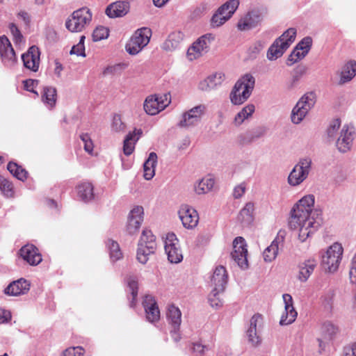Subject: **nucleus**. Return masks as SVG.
<instances>
[{"instance_id": "nucleus-1", "label": "nucleus", "mask_w": 356, "mask_h": 356, "mask_svg": "<svg viewBox=\"0 0 356 356\" xmlns=\"http://www.w3.org/2000/svg\"><path fill=\"white\" fill-rule=\"evenodd\" d=\"M315 198L307 195L301 198L292 208L289 226L291 229H298V238L305 242L314 234L322 223V211L313 209Z\"/></svg>"}, {"instance_id": "nucleus-2", "label": "nucleus", "mask_w": 356, "mask_h": 356, "mask_svg": "<svg viewBox=\"0 0 356 356\" xmlns=\"http://www.w3.org/2000/svg\"><path fill=\"white\" fill-rule=\"evenodd\" d=\"M255 78L250 73L242 75L235 83L229 94L230 102L234 105H241L251 96L255 86Z\"/></svg>"}, {"instance_id": "nucleus-3", "label": "nucleus", "mask_w": 356, "mask_h": 356, "mask_svg": "<svg viewBox=\"0 0 356 356\" xmlns=\"http://www.w3.org/2000/svg\"><path fill=\"white\" fill-rule=\"evenodd\" d=\"M312 169V160L309 156L300 158L290 172L287 182L291 186H298L306 180Z\"/></svg>"}, {"instance_id": "nucleus-4", "label": "nucleus", "mask_w": 356, "mask_h": 356, "mask_svg": "<svg viewBox=\"0 0 356 356\" xmlns=\"http://www.w3.org/2000/svg\"><path fill=\"white\" fill-rule=\"evenodd\" d=\"M92 13L87 7L74 10L65 22L66 29L72 33L81 32L92 21Z\"/></svg>"}, {"instance_id": "nucleus-5", "label": "nucleus", "mask_w": 356, "mask_h": 356, "mask_svg": "<svg viewBox=\"0 0 356 356\" xmlns=\"http://www.w3.org/2000/svg\"><path fill=\"white\" fill-rule=\"evenodd\" d=\"M138 246L137 259L145 264L149 259V255L153 254L156 248V237L151 230L143 229Z\"/></svg>"}, {"instance_id": "nucleus-6", "label": "nucleus", "mask_w": 356, "mask_h": 356, "mask_svg": "<svg viewBox=\"0 0 356 356\" xmlns=\"http://www.w3.org/2000/svg\"><path fill=\"white\" fill-rule=\"evenodd\" d=\"M316 103V95L313 92L305 94L297 102L291 111V119L293 123L298 124L302 122L309 111Z\"/></svg>"}, {"instance_id": "nucleus-7", "label": "nucleus", "mask_w": 356, "mask_h": 356, "mask_svg": "<svg viewBox=\"0 0 356 356\" xmlns=\"http://www.w3.org/2000/svg\"><path fill=\"white\" fill-rule=\"evenodd\" d=\"M343 254V248L341 244L334 243L330 246L322 256L321 266L329 273L335 272L341 263Z\"/></svg>"}, {"instance_id": "nucleus-8", "label": "nucleus", "mask_w": 356, "mask_h": 356, "mask_svg": "<svg viewBox=\"0 0 356 356\" xmlns=\"http://www.w3.org/2000/svg\"><path fill=\"white\" fill-rule=\"evenodd\" d=\"M151 35L152 31L149 28L137 29L126 44V51L131 55L138 54L149 42Z\"/></svg>"}, {"instance_id": "nucleus-9", "label": "nucleus", "mask_w": 356, "mask_h": 356, "mask_svg": "<svg viewBox=\"0 0 356 356\" xmlns=\"http://www.w3.org/2000/svg\"><path fill=\"white\" fill-rule=\"evenodd\" d=\"M166 320L170 327V334L176 343L181 339L180 326L181 323V312L179 307L174 305L168 307L166 311Z\"/></svg>"}, {"instance_id": "nucleus-10", "label": "nucleus", "mask_w": 356, "mask_h": 356, "mask_svg": "<svg viewBox=\"0 0 356 356\" xmlns=\"http://www.w3.org/2000/svg\"><path fill=\"white\" fill-rule=\"evenodd\" d=\"M248 249L245 239L241 236H237L233 241V251L231 257L234 261L243 270L248 267Z\"/></svg>"}, {"instance_id": "nucleus-11", "label": "nucleus", "mask_w": 356, "mask_h": 356, "mask_svg": "<svg viewBox=\"0 0 356 356\" xmlns=\"http://www.w3.org/2000/svg\"><path fill=\"white\" fill-rule=\"evenodd\" d=\"M206 111V106L200 104L182 114L181 120L177 124L180 128H190L196 126L201 120Z\"/></svg>"}, {"instance_id": "nucleus-12", "label": "nucleus", "mask_w": 356, "mask_h": 356, "mask_svg": "<svg viewBox=\"0 0 356 356\" xmlns=\"http://www.w3.org/2000/svg\"><path fill=\"white\" fill-rule=\"evenodd\" d=\"M214 36L211 33H207L200 37L194 42L187 51V56L190 60H195L201 56L203 53L208 51Z\"/></svg>"}, {"instance_id": "nucleus-13", "label": "nucleus", "mask_w": 356, "mask_h": 356, "mask_svg": "<svg viewBox=\"0 0 356 356\" xmlns=\"http://www.w3.org/2000/svg\"><path fill=\"white\" fill-rule=\"evenodd\" d=\"M263 19V11L259 9H254L249 11L240 19L237 24V28L242 31H249L260 25Z\"/></svg>"}, {"instance_id": "nucleus-14", "label": "nucleus", "mask_w": 356, "mask_h": 356, "mask_svg": "<svg viewBox=\"0 0 356 356\" xmlns=\"http://www.w3.org/2000/svg\"><path fill=\"white\" fill-rule=\"evenodd\" d=\"M355 135L354 127L344 124L336 142L338 150L341 153H346L350 150Z\"/></svg>"}, {"instance_id": "nucleus-15", "label": "nucleus", "mask_w": 356, "mask_h": 356, "mask_svg": "<svg viewBox=\"0 0 356 356\" xmlns=\"http://www.w3.org/2000/svg\"><path fill=\"white\" fill-rule=\"evenodd\" d=\"M0 56L3 65L13 67L17 62V57L12 44L6 35L0 36Z\"/></svg>"}, {"instance_id": "nucleus-16", "label": "nucleus", "mask_w": 356, "mask_h": 356, "mask_svg": "<svg viewBox=\"0 0 356 356\" xmlns=\"http://www.w3.org/2000/svg\"><path fill=\"white\" fill-rule=\"evenodd\" d=\"M144 209L141 206H135L129 212L127 220V231L129 234L136 233L143 221Z\"/></svg>"}, {"instance_id": "nucleus-17", "label": "nucleus", "mask_w": 356, "mask_h": 356, "mask_svg": "<svg viewBox=\"0 0 356 356\" xmlns=\"http://www.w3.org/2000/svg\"><path fill=\"white\" fill-rule=\"evenodd\" d=\"M20 257L31 266H37L42 261L38 248L33 244L27 243L19 250Z\"/></svg>"}, {"instance_id": "nucleus-18", "label": "nucleus", "mask_w": 356, "mask_h": 356, "mask_svg": "<svg viewBox=\"0 0 356 356\" xmlns=\"http://www.w3.org/2000/svg\"><path fill=\"white\" fill-rule=\"evenodd\" d=\"M282 298L284 303V312L281 316L280 324L281 325H287L295 321L298 313L293 307V298L290 294H283Z\"/></svg>"}, {"instance_id": "nucleus-19", "label": "nucleus", "mask_w": 356, "mask_h": 356, "mask_svg": "<svg viewBox=\"0 0 356 356\" xmlns=\"http://www.w3.org/2000/svg\"><path fill=\"white\" fill-rule=\"evenodd\" d=\"M40 51L36 46L29 47L28 51L22 54V60L24 67L33 72H37L40 63Z\"/></svg>"}, {"instance_id": "nucleus-20", "label": "nucleus", "mask_w": 356, "mask_h": 356, "mask_svg": "<svg viewBox=\"0 0 356 356\" xmlns=\"http://www.w3.org/2000/svg\"><path fill=\"white\" fill-rule=\"evenodd\" d=\"M31 284L24 278H19L10 282L3 290V293L9 296L24 295L30 290Z\"/></svg>"}, {"instance_id": "nucleus-21", "label": "nucleus", "mask_w": 356, "mask_h": 356, "mask_svg": "<svg viewBox=\"0 0 356 356\" xmlns=\"http://www.w3.org/2000/svg\"><path fill=\"white\" fill-rule=\"evenodd\" d=\"M143 306L145 311L147 320L154 323L160 319V311L156 301L152 295H145L143 300Z\"/></svg>"}, {"instance_id": "nucleus-22", "label": "nucleus", "mask_w": 356, "mask_h": 356, "mask_svg": "<svg viewBox=\"0 0 356 356\" xmlns=\"http://www.w3.org/2000/svg\"><path fill=\"white\" fill-rule=\"evenodd\" d=\"M179 216L183 226L186 229H193L197 226L199 216L194 209L185 205L179 211Z\"/></svg>"}, {"instance_id": "nucleus-23", "label": "nucleus", "mask_w": 356, "mask_h": 356, "mask_svg": "<svg viewBox=\"0 0 356 356\" xmlns=\"http://www.w3.org/2000/svg\"><path fill=\"white\" fill-rule=\"evenodd\" d=\"M228 280V275L225 268L222 266H217L210 279V286L212 289L224 291Z\"/></svg>"}, {"instance_id": "nucleus-24", "label": "nucleus", "mask_w": 356, "mask_h": 356, "mask_svg": "<svg viewBox=\"0 0 356 356\" xmlns=\"http://www.w3.org/2000/svg\"><path fill=\"white\" fill-rule=\"evenodd\" d=\"M130 8L129 3L127 1H117L109 4L105 10L109 18L122 17L126 15Z\"/></svg>"}, {"instance_id": "nucleus-25", "label": "nucleus", "mask_w": 356, "mask_h": 356, "mask_svg": "<svg viewBox=\"0 0 356 356\" xmlns=\"http://www.w3.org/2000/svg\"><path fill=\"white\" fill-rule=\"evenodd\" d=\"M127 283V292L129 301V307L134 308L136 305V300L138 293V277L134 275H129L125 278Z\"/></svg>"}, {"instance_id": "nucleus-26", "label": "nucleus", "mask_w": 356, "mask_h": 356, "mask_svg": "<svg viewBox=\"0 0 356 356\" xmlns=\"http://www.w3.org/2000/svg\"><path fill=\"white\" fill-rule=\"evenodd\" d=\"M266 132V128L264 127H258L238 137L239 143L241 145H248L254 142L256 140L264 136Z\"/></svg>"}, {"instance_id": "nucleus-27", "label": "nucleus", "mask_w": 356, "mask_h": 356, "mask_svg": "<svg viewBox=\"0 0 356 356\" xmlns=\"http://www.w3.org/2000/svg\"><path fill=\"white\" fill-rule=\"evenodd\" d=\"M225 74L222 72H217L208 76L199 83L198 88L202 91H209L216 88L221 85L224 80Z\"/></svg>"}, {"instance_id": "nucleus-28", "label": "nucleus", "mask_w": 356, "mask_h": 356, "mask_svg": "<svg viewBox=\"0 0 356 356\" xmlns=\"http://www.w3.org/2000/svg\"><path fill=\"white\" fill-rule=\"evenodd\" d=\"M142 134L143 131L140 129H135L133 132H129L127 134L123 144V152L126 156H129L133 153L135 149V144Z\"/></svg>"}, {"instance_id": "nucleus-29", "label": "nucleus", "mask_w": 356, "mask_h": 356, "mask_svg": "<svg viewBox=\"0 0 356 356\" xmlns=\"http://www.w3.org/2000/svg\"><path fill=\"white\" fill-rule=\"evenodd\" d=\"M42 102L49 109L55 107L57 100V90L52 86H45L41 93Z\"/></svg>"}, {"instance_id": "nucleus-30", "label": "nucleus", "mask_w": 356, "mask_h": 356, "mask_svg": "<svg viewBox=\"0 0 356 356\" xmlns=\"http://www.w3.org/2000/svg\"><path fill=\"white\" fill-rule=\"evenodd\" d=\"M288 49L286 42H281L277 38L270 46L267 51V58L269 60H275L281 57Z\"/></svg>"}, {"instance_id": "nucleus-31", "label": "nucleus", "mask_w": 356, "mask_h": 356, "mask_svg": "<svg viewBox=\"0 0 356 356\" xmlns=\"http://www.w3.org/2000/svg\"><path fill=\"white\" fill-rule=\"evenodd\" d=\"M94 188L90 182H83L76 186L78 197L87 203L94 199Z\"/></svg>"}, {"instance_id": "nucleus-32", "label": "nucleus", "mask_w": 356, "mask_h": 356, "mask_svg": "<svg viewBox=\"0 0 356 356\" xmlns=\"http://www.w3.org/2000/svg\"><path fill=\"white\" fill-rule=\"evenodd\" d=\"M184 36V33L179 31L172 32L163 43L162 48L166 51L175 50L182 42Z\"/></svg>"}, {"instance_id": "nucleus-33", "label": "nucleus", "mask_w": 356, "mask_h": 356, "mask_svg": "<svg viewBox=\"0 0 356 356\" xmlns=\"http://www.w3.org/2000/svg\"><path fill=\"white\" fill-rule=\"evenodd\" d=\"M157 163V155L155 152H150L147 159L143 163L144 178L151 180L155 175V168Z\"/></svg>"}, {"instance_id": "nucleus-34", "label": "nucleus", "mask_w": 356, "mask_h": 356, "mask_svg": "<svg viewBox=\"0 0 356 356\" xmlns=\"http://www.w3.org/2000/svg\"><path fill=\"white\" fill-rule=\"evenodd\" d=\"M339 328L334 323L330 321H325L321 326V337L322 339H318L321 343L322 340L325 341H330L333 340L338 333Z\"/></svg>"}, {"instance_id": "nucleus-35", "label": "nucleus", "mask_w": 356, "mask_h": 356, "mask_svg": "<svg viewBox=\"0 0 356 356\" xmlns=\"http://www.w3.org/2000/svg\"><path fill=\"white\" fill-rule=\"evenodd\" d=\"M316 264V261L312 258L302 262L300 265L299 280L301 282H306L313 273Z\"/></svg>"}, {"instance_id": "nucleus-36", "label": "nucleus", "mask_w": 356, "mask_h": 356, "mask_svg": "<svg viewBox=\"0 0 356 356\" xmlns=\"http://www.w3.org/2000/svg\"><path fill=\"white\" fill-rule=\"evenodd\" d=\"M356 75V61L348 62L342 68L340 76V83H345L351 81Z\"/></svg>"}, {"instance_id": "nucleus-37", "label": "nucleus", "mask_w": 356, "mask_h": 356, "mask_svg": "<svg viewBox=\"0 0 356 356\" xmlns=\"http://www.w3.org/2000/svg\"><path fill=\"white\" fill-rule=\"evenodd\" d=\"M7 169L13 177L22 181L27 179L28 172L15 162L10 161L7 165Z\"/></svg>"}, {"instance_id": "nucleus-38", "label": "nucleus", "mask_w": 356, "mask_h": 356, "mask_svg": "<svg viewBox=\"0 0 356 356\" xmlns=\"http://www.w3.org/2000/svg\"><path fill=\"white\" fill-rule=\"evenodd\" d=\"M254 204L248 202L240 211L238 218L244 225H249L253 221Z\"/></svg>"}, {"instance_id": "nucleus-39", "label": "nucleus", "mask_w": 356, "mask_h": 356, "mask_svg": "<svg viewBox=\"0 0 356 356\" xmlns=\"http://www.w3.org/2000/svg\"><path fill=\"white\" fill-rule=\"evenodd\" d=\"M143 107L146 113L150 115H154L162 111L160 109L157 99L154 98L153 95L148 96L145 99Z\"/></svg>"}, {"instance_id": "nucleus-40", "label": "nucleus", "mask_w": 356, "mask_h": 356, "mask_svg": "<svg viewBox=\"0 0 356 356\" xmlns=\"http://www.w3.org/2000/svg\"><path fill=\"white\" fill-rule=\"evenodd\" d=\"M213 179L209 177L202 178L195 185V191L198 195L205 194L213 188Z\"/></svg>"}, {"instance_id": "nucleus-41", "label": "nucleus", "mask_w": 356, "mask_h": 356, "mask_svg": "<svg viewBox=\"0 0 356 356\" xmlns=\"http://www.w3.org/2000/svg\"><path fill=\"white\" fill-rule=\"evenodd\" d=\"M255 106L249 104L244 106L235 116L234 122L236 125H241L246 119H248L254 113Z\"/></svg>"}, {"instance_id": "nucleus-42", "label": "nucleus", "mask_w": 356, "mask_h": 356, "mask_svg": "<svg viewBox=\"0 0 356 356\" xmlns=\"http://www.w3.org/2000/svg\"><path fill=\"white\" fill-rule=\"evenodd\" d=\"M279 239L278 238H275L274 239L271 244L267 247L264 252H263V257H264V259L265 261L266 262H271L272 261H273L277 255V253H278V245H279Z\"/></svg>"}, {"instance_id": "nucleus-43", "label": "nucleus", "mask_w": 356, "mask_h": 356, "mask_svg": "<svg viewBox=\"0 0 356 356\" xmlns=\"http://www.w3.org/2000/svg\"><path fill=\"white\" fill-rule=\"evenodd\" d=\"M239 6V0H229L218 8L219 13H221L229 19L235 13Z\"/></svg>"}, {"instance_id": "nucleus-44", "label": "nucleus", "mask_w": 356, "mask_h": 356, "mask_svg": "<svg viewBox=\"0 0 356 356\" xmlns=\"http://www.w3.org/2000/svg\"><path fill=\"white\" fill-rule=\"evenodd\" d=\"M0 191L6 198L14 197L15 191L12 182L2 175H0Z\"/></svg>"}, {"instance_id": "nucleus-45", "label": "nucleus", "mask_w": 356, "mask_h": 356, "mask_svg": "<svg viewBox=\"0 0 356 356\" xmlns=\"http://www.w3.org/2000/svg\"><path fill=\"white\" fill-rule=\"evenodd\" d=\"M224 291L220 290L212 289L208 296V302L211 307L218 309L223 305L222 296Z\"/></svg>"}, {"instance_id": "nucleus-46", "label": "nucleus", "mask_w": 356, "mask_h": 356, "mask_svg": "<svg viewBox=\"0 0 356 356\" xmlns=\"http://www.w3.org/2000/svg\"><path fill=\"white\" fill-rule=\"evenodd\" d=\"M165 251L170 263L178 264L181 261L183 256L178 245L175 247L168 246Z\"/></svg>"}, {"instance_id": "nucleus-47", "label": "nucleus", "mask_w": 356, "mask_h": 356, "mask_svg": "<svg viewBox=\"0 0 356 356\" xmlns=\"http://www.w3.org/2000/svg\"><path fill=\"white\" fill-rule=\"evenodd\" d=\"M106 245L108 248L111 260L113 262H115L122 257V253L119 244L116 241L109 239Z\"/></svg>"}, {"instance_id": "nucleus-48", "label": "nucleus", "mask_w": 356, "mask_h": 356, "mask_svg": "<svg viewBox=\"0 0 356 356\" xmlns=\"http://www.w3.org/2000/svg\"><path fill=\"white\" fill-rule=\"evenodd\" d=\"M264 48V43L258 40L254 42L248 50V59L254 60Z\"/></svg>"}, {"instance_id": "nucleus-49", "label": "nucleus", "mask_w": 356, "mask_h": 356, "mask_svg": "<svg viewBox=\"0 0 356 356\" xmlns=\"http://www.w3.org/2000/svg\"><path fill=\"white\" fill-rule=\"evenodd\" d=\"M307 54L305 51H302L296 45V47L293 49L291 53L288 57L286 60V65L288 66H291L294 63H297L298 60L304 58Z\"/></svg>"}, {"instance_id": "nucleus-50", "label": "nucleus", "mask_w": 356, "mask_h": 356, "mask_svg": "<svg viewBox=\"0 0 356 356\" xmlns=\"http://www.w3.org/2000/svg\"><path fill=\"white\" fill-rule=\"evenodd\" d=\"M193 350L195 356H211L213 350L209 346H204L200 342L193 344Z\"/></svg>"}, {"instance_id": "nucleus-51", "label": "nucleus", "mask_w": 356, "mask_h": 356, "mask_svg": "<svg viewBox=\"0 0 356 356\" xmlns=\"http://www.w3.org/2000/svg\"><path fill=\"white\" fill-rule=\"evenodd\" d=\"M307 69V67L305 65H298L293 70L292 78L289 86L290 88L296 86L302 76L306 73Z\"/></svg>"}, {"instance_id": "nucleus-52", "label": "nucleus", "mask_w": 356, "mask_h": 356, "mask_svg": "<svg viewBox=\"0 0 356 356\" xmlns=\"http://www.w3.org/2000/svg\"><path fill=\"white\" fill-rule=\"evenodd\" d=\"M297 31L295 28H289L285 31L277 39L280 40L281 42H286L288 48L296 39Z\"/></svg>"}, {"instance_id": "nucleus-53", "label": "nucleus", "mask_w": 356, "mask_h": 356, "mask_svg": "<svg viewBox=\"0 0 356 356\" xmlns=\"http://www.w3.org/2000/svg\"><path fill=\"white\" fill-rule=\"evenodd\" d=\"M228 19H229V17H226L221 13H219V10H217L211 19V25L213 28L219 27L225 24Z\"/></svg>"}, {"instance_id": "nucleus-54", "label": "nucleus", "mask_w": 356, "mask_h": 356, "mask_svg": "<svg viewBox=\"0 0 356 356\" xmlns=\"http://www.w3.org/2000/svg\"><path fill=\"white\" fill-rule=\"evenodd\" d=\"M108 29L104 26L97 27L92 33V37L95 42L106 39L108 36Z\"/></svg>"}, {"instance_id": "nucleus-55", "label": "nucleus", "mask_w": 356, "mask_h": 356, "mask_svg": "<svg viewBox=\"0 0 356 356\" xmlns=\"http://www.w3.org/2000/svg\"><path fill=\"white\" fill-rule=\"evenodd\" d=\"M79 137L83 143V148L85 151L88 154H92L94 145L90 135L88 133H82Z\"/></svg>"}, {"instance_id": "nucleus-56", "label": "nucleus", "mask_w": 356, "mask_h": 356, "mask_svg": "<svg viewBox=\"0 0 356 356\" xmlns=\"http://www.w3.org/2000/svg\"><path fill=\"white\" fill-rule=\"evenodd\" d=\"M154 98H156L158 102L159 103L160 109L163 111L170 103L171 102V96L170 93H164L162 95L155 94L153 95Z\"/></svg>"}, {"instance_id": "nucleus-57", "label": "nucleus", "mask_w": 356, "mask_h": 356, "mask_svg": "<svg viewBox=\"0 0 356 356\" xmlns=\"http://www.w3.org/2000/svg\"><path fill=\"white\" fill-rule=\"evenodd\" d=\"M84 350L81 346L70 347L63 351L61 356H83Z\"/></svg>"}, {"instance_id": "nucleus-58", "label": "nucleus", "mask_w": 356, "mask_h": 356, "mask_svg": "<svg viewBox=\"0 0 356 356\" xmlns=\"http://www.w3.org/2000/svg\"><path fill=\"white\" fill-rule=\"evenodd\" d=\"M111 129L113 131L115 132H120L124 130L125 124L124 122H122L121 116L120 115H114L112 121Z\"/></svg>"}, {"instance_id": "nucleus-59", "label": "nucleus", "mask_w": 356, "mask_h": 356, "mask_svg": "<svg viewBox=\"0 0 356 356\" xmlns=\"http://www.w3.org/2000/svg\"><path fill=\"white\" fill-rule=\"evenodd\" d=\"M296 45L302 51L308 54L312 45V39L309 36L305 37Z\"/></svg>"}, {"instance_id": "nucleus-60", "label": "nucleus", "mask_w": 356, "mask_h": 356, "mask_svg": "<svg viewBox=\"0 0 356 356\" xmlns=\"http://www.w3.org/2000/svg\"><path fill=\"white\" fill-rule=\"evenodd\" d=\"M341 126V121L339 119L333 120L327 130V136L330 138L333 139L335 137L336 133Z\"/></svg>"}, {"instance_id": "nucleus-61", "label": "nucleus", "mask_w": 356, "mask_h": 356, "mask_svg": "<svg viewBox=\"0 0 356 356\" xmlns=\"http://www.w3.org/2000/svg\"><path fill=\"white\" fill-rule=\"evenodd\" d=\"M246 335L248 339V341L252 346H257L261 343V339L259 336L257 334V331L248 330L246 332Z\"/></svg>"}, {"instance_id": "nucleus-62", "label": "nucleus", "mask_w": 356, "mask_h": 356, "mask_svg": "<svg viewBox=\"0 0 356 356\" xmlns=\"http://www.w3.org/2000/svg\"><path fill=\"white\" fill-rule=\"evenodd\" d=\"M38 80L36 79H26L23 81L24 88L31 92H33L38 96V93L34 90L35 87L38 84Z\"/></svg>"}, {"instance_id": "nucleus-63", "label": "nucleus", "mask_w": 356, "mask_h": 356, "mask_svg": "<svg viewBox=\"0 0 356 356\" xmlns=\"http://www.w3.org/2000/svg\"><path fill=\"white\" fill-rule=\"evenodd\" d=\"M9 29L10 30L12 35H13V38H14V40H15V42H21L23 38V35L21 33L18 27L14 23H11L9 25Z\"/></svg>"}, {"instance_id": "nucleus-64", "label": "nucleus", "mask_w": 356, "mask_h": 356, "mask_svg": "<svg viewBox=\"0 0 356 356\" xmlns=\"http://www.w3.org/2000/svg\"><path fill=\"white\" fill-rule=\"evenodd\" d=\"M350 280L352 284H356V253L355 254L351 263L349 272Z\"/></svg>"}]
</instances>
